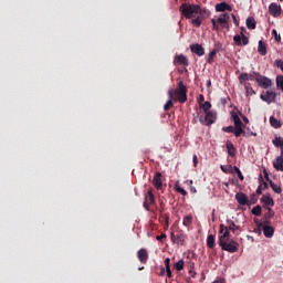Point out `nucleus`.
Returning <instances> with one entry per match:
<instances>
[{"label":"nucleus","mask_w":283,"mask_h":283,"mask_svg":"<svg viewBox=\"0 0 283 283\" xmlns=\"http://www.w3.org/2000/svg\"><path fill=\"white\" fill-rule=\"evenodd\" d=\"M235 200L237 202H239L242 207H244L245 205H249V197H247L244 195V192H238L235 195Z\"/></svg>","instance_id":"6ab92c4d"},{"label":"nucleus","mask_w":283,"mask_h":283,"mask_svg":"<svg viewBox=\"0 0 283 283\" xmlns=\"http://www.w3.org/2000/svg\"><path fill=\"white\" fill-rule=\"evenodd\" d=\"M163 174L160 172H156L154 178H153V185L156 189H158V191H160V189H163Z\"/></svg>","instance_id":"ddd939ff"},{"label":"nucleus","mask_w":283,"mask_h":283,"mask_svg":"<svg viewBox=\"0 0 283 283\" xmlns=\"http://www.w3.org/2000/svg\"><path fill=\"white\" fill-rule=\"evenodd\" d=\"M269 13L272 17H280V14H282V7L273 2L269 6Z\"/></svg>","instance_id":"9b49d317"},{"label":"nucleus","mask_w":283,"mask_h":283,"mask_svg":"<svg viewBox=\"0 0 283 283\" xmlns=\"http://www.w3.org/2000/svg\"><path fill=\"white\" fill-rule=\"evenodd\" d=\"M191 193H196V188L190 189Z\"/></svg>","instance_id":"69168bd1"},{"label":"nucleus","mask_w":283,"mask_h":283,"mask_svg":"<svg viewBox=\"0 0 283 283\" xmlns=\"http://www.w3.org/2000/svg\"><path fill=\"white\" fill-rule=\"evenodd\" d=\"M143 269H145V268H139V271H143Z\"/></svg>","instance_id":"338daca9"},{"label":"nucleus","mask_w":283,"mask_h":283,"mask_svg":"<svg viewBox=\"0 0 283 283\" xmlns=\"http://www.w3.org/2000/svg\"><path fill=\"white\" fill-rule=\"evenodd\" d=\"M170 240L175 244H180V247H185L187 244V234L185 232L179 231L177 233H170Z\"/></svg>","instance_id":"0eeeda50"},{"label":"nucleus","mask_w":283,"mask_h":283,"mask_svg":"<svg viewBox=\"0 0 283 283\" xmlns=\"http://www.w3.org/2000/svg\"><path fill=\"white\" fill-rule=\"evenodd\" d=\"M199 103H200V105L202 104V103H205V95H199Z\"/></svg>","instance_id":"5fc2aeb1"},{"label":"nucleus","mask_w":283,"mask_h":283,"mask_svg":"<svg viewBox=\"0 0 283 283\" xmlns=\"http://www.w3.org/2000/svg\"><path fill=\"white\" fill-rule=\"evenodd\" d=\"M171 107H174V98H169L167 101V103L164 105V111L169 112V109H171Z\"/></svg>","instance_id":"f704fd0d"},{"label":"nucleus","mask_w":283,"mask_h":283,"mask_svg":"<svg viewBox=\"0 0 283 283\" xmlns=\"http://www.w3.org/2000/svg\"><path fill=\"white\" fill-rule=\"evenodd\" d=\"M269 224H271V221H269V219H266V221H264V227H269Z\"/></svg>","instance_id":"680f3d73"},{"label":"nucleus","mask_w":283,"mask_h":283,"mask_svg":"<svg viewBox=\"0 0 283 283\" xmlns=\"http://www.w3.org/2000/svg\"><path fill=\"white\" fill-rule=\"evenodd\" d=\"M268 212L265 213L264 218L265 220H271V218H273V216H275V211H273V209L271 208H266Z\"/></svg>","instance_id":"a19ab883"},{"label":"nucleus","mask_w":283,"mask_h":283,"mask_svg":"<svg viewBox=\"0 0 283 283\" xmlns=\"http://www.w3.org/2000/svg\"><path fill=\"white\" fill-rule=\"evenodd\" d=\"M168 98H172L174 103H187V86H185V82L179 81L177 88H170Z\"/></svg>","instance_id":"f03ea898"},{"label":"nucleus","mask_w":283,"mask_h":283,"mask_svg":"<svg viewBox=\"0 0 283 283\" xmlns=\"http://www.w3.org/2000/svg\"><path fill=\"white\" fill-rule=\"evenodd\" d=\"M281 149H282V151H283V147H282Z\"/></svg>","instance_id":"774afa93"},{"label":"nucleus","mask_w":283,"mask_h":283,"mask_svg":"<svg viewBox=\"0 0 283 283\" xmlns=\"http://www.w3.org/2000/svg\"><path fill=\"white\" fill-rule=\"evenodd\" d=\"M170 262H171V260L169 258L165 259L164 264H165L166 269H171V266L169 265Z\"/></svg>","instance_id":"49530a36"},{"label":"nucleus","mask_w":283,"mask_h":283,"mask_svg":"<svg viewBox=\"0 0 283 283\" xmlns=\"http://www.w3.org/2000/svg\"><path fill=\"white\" fill-rule=\"evenodd\" d=\"M261 202H263L264 207H275V201L271 196H263Z\"/></svg>","instance_id":"5701e85b"},{"label":"nucleus","mask_w":283,"mask_h":283,"mask_svg":"<svg viewBox=\"0 0 283 283\" xmlns=\"http://www.w3.org/2000/svg\"><path fill=\"white\" fill-rule=\"evenodd\" d=\"M243 123H245V125H249V118L247 116H243Z\"/></svg>","instance_id":"bf43d9fd"},{"label":"nucleus","mask_w":283,"mask_h":283,"mask_svg":"<svg viewBox=\"0 0 283 283\" xmlns=\"http://www.w3.org/2000/svg\"><path fill=\"white\" fill-rule=\"evenodd\" d=\"M190 52H192V54H197V56H205V48L200 44L190 45Z\"/></svg>","instance_id":"dca6fc26"},{"label":"nucleus","mask_w":283,"mask_h":283,"mask_svg":"<svg viewBox=\"0 0 283 283\" xmlns=\"http://www.w3.org/2000/svg\"><path fill=\"white\" fill-rule=\"evenodd\" d=\"M221 171H223V174H233V166H221Z\"/></svg>","instance_id":"58836bf2"},{"label":"nucleus","mask_w":283,"mask_h":283,"mask_svg":"<svg viewBox=\"0 0 283 283\" xmlns=\"http://www.w3.org/2000/svg\"><path fill=\"white\" fill-rule=\"evenodd\" d=\"M270 125L271 127H274V129H280V127H282V123L273 116L270 117Z\"/></svg>","instance_id":"cd10ccee"},{"label":"nucleus","mask_w":283,"mask_h":283,"mask_svg":"<svg viewBox=\"0 0 283 283\" xmlns=\"http://www.w3.org/2000/svg\"><path fill=\"white\" fill-rule=\"evenodd\" d=\"M252 216H256L260 217L262 216V207L261 206H255L252 210H251Z\"/></svg>","instance_id":"2f4dec72"},{"label":"nucleus","mask_w":283,"mask_h":283,"mask_svg":"<svg viewBox=\"0 0 283 283\" xmlns=\"http://www.w3.org/2000/svg\"><path fill=\"white\" fill-rule=\"evenodd\" d=\"M276 86L283 92V75L276 76Z\"/></svg>","instance_id":"ea45409f"},{"label":"nucleus","mask_w":283,"mask_h":283,"mask_svg":"<svg viewBox=\"0 0 283 283\" xmlns=\"http://www.w3.org/2000/svg\"><path fill=\"white\" fill-rule=\"evenodd\" d=\"M231 17H232L234 25H237V28H238L240 25V21H238V18H235V14L232 13Z\"/></svg>","instance_id":"09e8293b"},{"label":"nucleus","mask_w":283,"mask_h":283,"mask_svg":"<svg viewBox=\"0 0 283 283\" xmlns=\"http://www.w3.org/2000/svg\"><path fill=\"white\" fill-rule=\"evenodd\" d=\"M275 229L271 226H263V234L265 238H271L274 235Z\"/></svg>","instance_id":"b1692460"},{"label":"nucleus","mask_w":283,"mask_h":283,"mask_svg":"<svg viewBox=\"0 0 283 283\" xmlns=\"http://www.w3.org/2000/svg\"><path fill=\"white\" fill-rule=\"evenodd\" d=\"M264 176H265V180H268V182H270V187H271L272 191H274V193H282V187L279 186L277 184L273 182L269 178V174L266 171H264Z\"/></svg>","instance_id":"4468645a"},{"label":"nucleus","mask_w":283,"mask_h":283,"mask_svg":"<svg viewBox=\"0 0 283 283\" xmlns=\"http://www.w3.org/2000/svg\"><path fill=\"white\" fill-rule=\"evenodd\" d=\"M159 275H161V276L165 275V268L160 269Z\"/></svg>","instance_id":"052dcab7"},{"label":"nucleus","mask_w":283,"mask_h":283,"mask_svg":"<svg viewBox=\"0 0 283 283\" xmlns=\"http://www.w3.org/2000/svg\"><path fill=\"white\" fill-rule=\"evenodd\" d=\"M179 12L185 19H191L195 28H200L202 21L207 19V9H201L199 4L185 2L179 7Z\"/></svg>","instance_id":"f257e3e1"},{"label":"nucleus","mask_w":283,"mask_h":283,"mask_svg":"<svg viewBox=\"0 0 283 283\" xmlns=\"http://www.w3.org/2000/svg\"><path fill=\"white\" fill-rule=\"evenodd\" d=\"M245 23H247L248 30H255V25H256L255 19L248 18Z\"/></svg>","instance_id":"c85d7f7f"},{"label":"nucleus","mask_w":283,"mask_h":283,"mask_svg":"<svg viewBox=\"0 0 283 283\" xmlns=\"http://www.w3.org/2000/svg\"><path fill=\"white\" fill-rule=\"evenodd\" d=\"M252 197H253L252 202L249 201V205H255V202H258L255 195H252Z\"/></svg>","instance_id":"6e6d98bb"},{"label":"nucleus","mask_w":283,"mask_h":283,"mask_svg":"<svg viewBox=\"0 0 283 283\" xmlns=\"http://www.w3.org/2000/svg\"><path fill=\"white\" fill-rule=\"evenodd\" d=\"M218 55V50H212L207 57V63H209L211 65V63H213V59H216V56Z\"/></svg>","instance_id":"c756f323"},{"label":"nucleus","mask_w":283,"mask_h":283,"mask_svg":"<svg viewBox=\"0 0 283 283\" xmlns=\"http://www.w3.org/2000/svg\"><path fill=\"white\" fill-rule=\"evenodd\" d=\"M191 222H193V217L191 216L184 217V220H182L184 227H189Z\"/></svg>","instance_id":"72a5a7b5"},{"label":"nucleus","mask_w":283,"mask_h":283,"mask_svg":"<svg viewBox=\"0 0 283 283\" xmlns=\"http://www.w3.org/2000/svg\"><path fill=\"white\" fill-rule=\"evenodd\" d=\"M233 41L235 45H249V38L244 33H241V36L240 34H235Z\"/></svg>","instance_id":"9d476101"},{"label":"nucleus","mask_w":283,"mask_h":283,"mask_svg":"<svg viewBox=\"0 0 283 283\" xmlns=\"http://www.w3.org/2000/svg\"><path fill=\"white\" fill-rule=\"evenodd\" d=\"M226 222L228 224L226 227L228 228L229 231H232V233H235V231H240V226L235 224L233 220L227 219Z\"/></svg>","instance_id":"4be33fe9"},{"label":"nucleus","mask_w":283,"mask_h":283,"mask_svg":"<svg viewBox=\"0 0 283 283\" xmlns=\"http://www.w3.org/2000/svg\"><path fill=\"white\" fill-rule=\"evenodd\" d=\"M258 52L261 56H266V43L262 40L259 41Z\"/></svg>","instance_id":"393cba45"},{"label":"nucleus","mask_w":283,"mask_h":283,"mask_svg":"<svg viewBox=\"0 0 283 283\" xmlns=\"http://www.w3.org/2000/svg\"><path fill=\"white\" fill-rule=\"evenodd\" d=\"M231 12V10H233V8H231V6H229V3L227 2H221V3H218L216 4V11L217 12Z\"/></svg>","instance_id":"412c9836"},{"label":"nucleus","mask_w":283,"mask_h":283,"mask_svg":"<svg viewBox=\"0 0 283 283\" xmlns=\"http://www.w3.org/2000/svg\"><path fill=\"white\" fill-rule=\"evenodd\" d=\"M207 247H208V249H213L216 247V235H213V234L208 235Z\"/></svg>","instance_id":"bb28decb"},{"label":"nucleus","mask_w":283,"mask_h":283,"mask_svg":"<svg viewBox=\"0 0 283 283\" xmlns=\"http://www.w3.org/2000/svg\"><path fill=\"white\" fill-rule=\"evenodd\" d=\"M219 247H221L222 251H227L228 253H238V250L240 249V243H238L233 239H230L229 241H223L219 243Z\"/></svg>","instance_id":"39448f33"},{"label":"nucleus","mask_w":283,"mask_h":283,"mask_svg":"<svg viewBox=\"0 0 283 283\" xmlns=\"http://www.w3.org/2000/svg\"><path fill=\"white\" fill-rule=\"evenodd\" d=\"M199 123L201 125H206V127H209L216 123V114L213 111L207 112L206 115L202 114V112L198 113Z\"/></svg>","instance_id":"20e7f679"},{"label":"nucleus","mask_w":283,"mask_h":283,"mask_svg":"<svg viewBox=\"0 0 283 283\" xmlns=\"http://www.w3.org/2000/svg\"><path fill=\"white\" fill-rule=\"evenodd\" d=\"M174 64L175 65H184L185 67H188L189 60L187 59V56L179 54V55L175 56Z\"/></svg>","instance_id":"f8f14e48"},{"label":"nucleus","mask_w":283,"mask_h":283,"mask_svg":"<svg viewBox=\"0 0 283 283\" xmlns=\"http://www.w3.org/2000/svg\"><path fill=\"white\" fill-rule=\"evenodd\" d=\"M207 87H211V80L207 82Z\"/></svg>","instance_id":"0e129e2a"},{"label":"nucleus","mask_w":283,"mask_h":283,"mask_svg":"<svg viewBox=\"0 0 283 283\" xmlns=\"http://www.w3.org/2000/svg\"><path fill=\"white\" fill-rule=\"evenodd\" d=\"M230 19H231V17L229 15V13H221L219 15L217 22L220 23V25H222V28H227Z\"/></svg>","instance_id":"f3484780"},{"label":"nucleus","mask_w":283,"mask_h":283,"mask_svg":"<svg viewBox=\"0 0 283 283\" xmlns=\"http://www.w3.org/2000/svg\"><path fill=\"white\" fill-rule=\"evenodd\" d=\"M165 238H167V234L163 233L160 235H157L156 240H158V242H163V240H165Z\"/></svg>","instance_id":"de8ad7c7"},{"label":"nucleus","mask_w":283,"mask_h":283,"mask_svg":"<svg viewBox=\"0 0 283 283\" xmlns=\"http://www.w3.org/2000/svg\"><path fill=\"white\" fill-rule=\"evenodd\" d=\"M248 78L249 81H255V74H253V72L248 74Z\"/></svg>","instance_id":"3c124183"},{"label":"nucleus","mask_w":283,"mask_h":283,"mask_svg":"<svg viewBox=\"0 0 283 283\" xmlns=\"http://www.w3.org/2000/svg\"><path fill=\"white\" fill-rule=\"evenodd\" d=\"M192 160L195 166L198 165V156L195 155Z\"/></svg>","instance_id":"13d9d810"},{"label":"nucleus","mask_w":283,"mask_h":283,"mask_svg":"<svg viewBox=\"0 0 283 283\" xmlns=\"http://www.w3.org/2000/svg\"><path fill=\"white\" fill-rule=\"evenodd\" d=\"M263 189H269V184L263 182Z\"/></svg>","instance_id":"e2e57ef3"},{"label":"nucleus","mask_w":283,"mask_h":283,"mask_svg":"<svg viewBox=\"0 0 283 283\" xmlns=\"http://www.w3.org/2000/svg\"><path fill=\"white\" fill-rule=\"evenodd\" d=\"M175 189L178 193H181V196H187V190H185V188L180 187L179 185L175 186Z\"/></svg>","instance_id":"37998d69"},{"label":"nucleus","mask_w":283,"mask_h":283,"mask_svg":"<svg viewBox=\"0 0 283 283\" xmlns=\"http://www.w3.org/2000/svg\"><path fill=\"white\" fill-rule=\"evenodd\" d=\"M274 147H281V149L283 148V139L282 137H275L273 140H272Z\"/></svg>","instance_id":"473e14b6"},{"label":"nucleus","mask_w":283,"mask_h":283,"mask_svg":"<svg viewBox=\"0 0 283 283\" xmlns=\"http://www.w3.org/2000/svg\"><path fill=\"white\" fill-rule=\"evenodd\" d=\"M222 132H226V134H234L235 136V126H226V127H222Z\"/></svg>","instance_id":"c9c22d12"},{"label":"nucleus","mask_w":283,"mask_h":283,"mask_svg":"<svg viewBox=\"0 0 283 283\" xmlns=\"http://www.w3.org/2000/svg\"><path fill=\"white\" fill-rule=\"evenodd\" d=\"M231 239V232L229 231V228L224 224H220V230H219V241L218 244H221L222 242H227Z\"/></svg>","instance_id":"6e6552de"},{"label":"nucleus","mask_w":283,"mask_h":283,"mask_svg":"<svg viewBox=\"0 0 283 283\" xmlns=\"http://www.w3.org/2000/svg\"><path fill=\"white\" fill-rule=\"evenodd\" d=\"M163 211H165L164 208H161V209L159 210V213H160L161 217L164 218L166 224H169V214H163Z\"/></svg>","instance_id":"a18cd8bd"},{"label":"nucleus","mask_w":283,"mask_h":283,"mask_svg":"<svg viewBox=\"0 0 283 283\" xmlns=\"http://www.w3.org/2000/svg\"><path fill=\"white\" fill-rule=\"evenodd\" d=\"M200 107H202L205 114H207V112H211L209 109H211V102H205V104H200Z\"/></svg>","instance_id":"4c0bfd02"},{"label":"nucleus","mask_w":283,"mask_h":283,"mask_svg":"<svg viewBox=\"0 0 283 283\" xmlns=\"http://www.w3.org/2000/svg\"><path fill=\"white\" fill-rule=\"evenodd\" d=\"M258 196L262 195V185H260L256 189Z\"/></svg>","instance_id":"864d4df0"},{"label":"nucleus","mask_w":283,"mask_h":283,"mask_svg":"<svg viewBox=\"0 0 283 283\" xmlns=\"http://www.w3.org/2000/svg\"><path fill=\"white\" fill-rule=\"evenodd\" d=\"M226 147H227L229 156H231L233 158V156H235V151H237L235 146H233V143L228 140L226 144Z\"/></svg>","instance_id":"a878e982"},{"label":"nucleus","mask_w":283,"mask_h":283,"mask_svg":"<svg viewBox=\"0 0 283 283\" xmlns=\"http://www.w3.org/2000/svg\"><path fill=\"white\" fill-rule=\"evenodd\" d=\"M272 34H273V36H274L276 43H282V36L277 33V30L274 29V30L272 31Z\"/></svg>","instance_id":"c03bdc74"},{"label":"nucleus","mask_w":283,"mask_h":283,"mask_svg":"<svg viewBox=\"0 0 283 283\" xmlns=\"http://www.w3.org/2000/svg\"><path fill=\"white\" fill-rule=\"evenodd\" d=\"M273 167L276 171H283V151H281V155L273 161Z\"/></svg>","instance_id":"a211bd4d"},{"label":"nucleus","mask_w":283,"mask_h":283,"mask_svg":"<svg viewBox=\"0 0 283 283\" xmlns=\"http://www.w3.org/2000/svg\"><path fill=\"white\" fill-rule=\"evenodd\" d=\"M175 269L177 271H182V269H185V261L180 260L175 264Z\"/></svg>","instance_id":"79ce46f5"},{"label":"nucleus","mask_w":283,"mask_h":283,"mask_svg":"<svg viewBox=\"0 0 283 283\" xmlns=\"http://www.w3.org/2000/svg\"><path fill=\"white\" fill-rule=\"evenodd\" d=\"M137 258L142 264H147V260H149V253L145 249H140L137 252Z\"/></svg>","instance_id":"2eb2a0df"},{"label":"nucleus","mask_w":283,"mask_h":283,"mask_svg":"<svg viewBox=\"0 0 283 283\" xmlns=\"http://www.w3.org/2000/svg\"><path fill=\"white\" fill-rule=\"evenodd\" d=\"M250 85H251V84H249V83L245 85L247 92H249V90H251V92H253V87H251Z\"/></svg>","instance_id":"4d7b16f0"},{"label":"nucleus","mask_w":283,"mask_h":283,"mask_svg":"<svg viewBox=\"0 0 283 283\" xmlns=\"http://www.w3.org/2000/svg\"><path fill=\"white\" fill-rule=\"evenodd\" d=\"M211 23H212V29L213 30H219L218 22L216 21V19H212Z\"/></svg>","instance_id":"8fccbe9b"},{"label":"nucleus","mask_w":283,"mask_h":283,"mask_svg":"<svg viewBox=\"0 0 283 283\" xmlns=\"http://www.w3.org/2000/svg\"><path fill=\"white\" fill-rule=\"evenodd\" d=\"M261 101L271 105V103H275V98H277V94L274 91H265L260 95Z\"/></svg>","instance_id":"1a4fd4ad"},{"label":"nucleus","mask_w":283,"mask_h":283,"mask_svg":"<svg viewBox=\"0 0 283 283\" xmlns=\"http://www.w3.org/2000/svg\"><path fill=\"white\" fill-rule=\"evenodd\" d=\"M156 202V198L154 197V192L151 190L148 191V193L145 197L144 207L145 209H148L149 205H154Z\"/></svg>","instance_id":"aec40b11"},{"label":"nucleus","mask_w":283,"mask_h":283,"mask_svg":"<svg viewBox=\"0 0 283 283\" xmlns=\"http://www.w3.org/2000/svg\"><path fill=\"white\" fill-rule=\"evenodd\" d=\"M253 74L255 75V82L258 83L259 87H262L263 90H269V87L273 85L271 78L260 74V72L253 71Z\"/></svg>","instance_id":"423d86ee"},{"label":"nucleus","mask_w":283,"mask_h":283,"mask_svg":"<svg viewBox=\"0 0 283 283\" xmlns=\"http://www.w3.org/2000/svg\"><path fill=\"white\" fill-rule=\"evenodd\" d=\"M167 277H171V268L166 269Z\"/></svg>","instance_id":"603ef678"},{"label":"nucleus","mask_w":283,"mask_h":283,"mask_svg":"<svg viewBox=\"0 0 283 283\" xmlns=\"http://www.w3.org/2000/svg\"><path fill=\"white\" fill-rule=\"evenodd\" d=\"M237 174L239 180H244V175H242V171L240 170V168H238V166L232 167V174Z\"/></svg>","instance_id":"7c9ffc66"},{"label":"nucleus","mask_w":283,"mask_h":283,"mask_svg":"<svg viewBox=\"0 0 283 283\" xmlns=\"http://www.w3.org/2000/svg\"><path fill=\"white\" fill-rule=\"evenodd\" d=\"M230 118L232 120V123H234V127H235V138H240L241 136H258V134L251 132V133H247L244 130V124L242 123V119H240V115H238V113H235L234 111L230 112Z\"/></svg>","instance_id":"7ed1b4c3"},{"label":"nucleus","mask_w":283,"mask_h":283,"mask_svg":"<svg viewBox=\"0 0 283 283\" xmlns=\"http://www.w3.org/2000/svg\"><path fill=\"white\" fill-rule=\"evenodd\" d=\"M245 81H249V73H241L239 75V83L242 85V83H245Z\"/></svg>","instance_id":"e433bc0d"}]
</instances>
